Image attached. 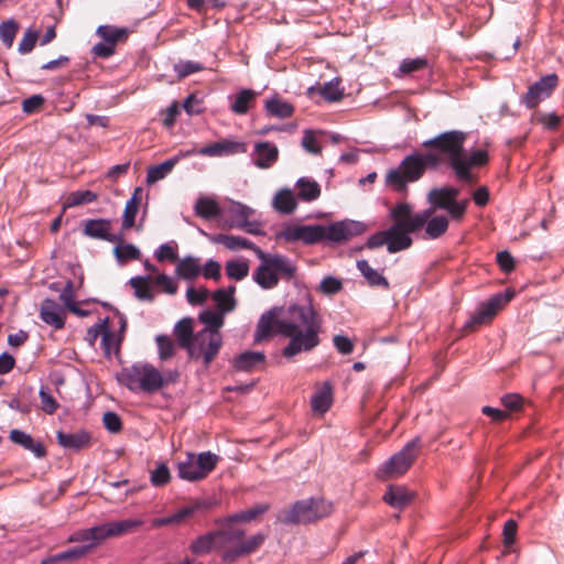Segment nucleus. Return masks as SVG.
<instances>
[{
    "mask_svg": "<svg viewBox=\"0 0 564 564\" xmlns=\"http://www.w3.org/2000/svg\"><path fill=\"white\" fill-rule=\"evenodd\" d=\"M323 318L311 303L292 304L288 307H273L262 314L254 333V341L260 343L273 334L290 339L282 355L292 359L302 352H310L321 345Z\"/></svg>",
    "mask_w": 564,
    "mask_h": 564,
    "instance_id": "nucleus-1",
    "label": "nucleus"
},
{
    "mask_svg": "<svg viewBox=\"0 0 564 564\" xmlns=\"http://www.w3.org/2000/svg\"><path fill=\"white\" fill-rule=\"evenodd\" d=\"M365 231L366 225L364 223L345 219L328 226L289 224L276 234V238L289 243L316 245L325 239L338 243L359 236Z\"/></svg>",
    "mask_w": 564,
    "mask_h": 564,
    "instance_id": "nucleus-2",
    "label": "nucleus"
},
{
    "mask_svg": "<svg viewBox=\"0 0 564 564\" xmlns=\"http://www.w3.org/2000/svg\"><path fill=\"white\" fill-rule=\"evenodd\" d=\"M431 215H433V209L413 213L411 204L406 202L398 203L390 210V218L393 220V225L386 229L388 252L397 253L409 249L413 243L410 235L421 230Z\"/></svg>",
    "mask_w": 564,
    "mask_h": 564,
    "instance_id": "nucleus-3",
    "label": "nucleus"
},
{
    "mask_svg": "<svg viewBox=\"0 0 564 564\" xmlns=\"http://www.w3.org/2000/svg\"><path fill=\"white\" fill-rule=\"evenodd\" d=\"M441 165V158L434 153L414 152L406 155L398 167L386 174V183L398 193H406L408 184L419 181L426 169Z\"/></svg>",
    "mask_w": 564,
    "mask_h": 564,
    "instance_id": "nucleus-4",
    "label": "nucleus"
},
{
    "mask_svg": "<svg viewBox=\"0 0 564 564\" xmlns=\"http://www.w3.org/2000/svg\"><path fill=\"white\" fill-rule=\"evenodd\" d=\"M221 529L215 531L217 535L218 546L226 547L223 560L226 562H235L236 560L247 556L256 552L265 541L267 534L257 533L247 540H243L245 531L239 528L231 527V523H217Z\"/></svg>",
    "mask_w": 564,
    "mask_h": 564,
    "instance_id": "nucleus-5",
    "label": "nucleus"
},
{
    "mask_svg": "<svg viewBox=\"0 0 564 564\" xmlns=\"http://www.w3.org/2000/svg\"><path fill=\"white\" fill-rule=\"evenodd\" d=\"M467 134L459 130H451L425 140L422 145L424 148L434 149V154L441 158V163L445 159L448 166L454 171L456 176L465 175V169L460 161L464 152V143Z\"/></svg>",
    "mask_w": 564,
    "mask_h": 564,
    "instance_id": "nucleus-6",
    "label": "nucleus"
},
{
    "mask_svg": "<svg viewBox=\"0 0 564 564\" xmlns=\"http://www.w3.org/2000/svg\"><path fill=\"white\" fill-rule=\"evenodd\" d=\"M117 380L132 392L152 394L163 388V373L150 364L137 362L124 367L117 375Z\"/></svg>",
    "mask_w": 564,
    "mask_h": 564,
    "instance_id": "nucleus-7",
    "label": "nucleus"
},
{
    "mask_svg": "<svg viewBox=\"0 0 564 564\" xmlns=\"http://www.w3.org/2000/svg\"><path fill=\"white\" fill-rule=\"evenodd\" d=\"M259 267L253 272V280L264 290L273 289L279 283V273L288 279L294 276L296 267L282 254H269L258 250Z\"/></svg>",
    "mask_w": 564,
    "mask_h": 564,
    "instance_id": "nucleus-8",
    "label": "nucleus"
},
{
    "mask_svg": "<svg viewBox=\"0 0 564 564\" xmlns=\"http://www.w3.org/2000/svg\"><path fill=\"white\" fill-rule=\"evenodd\" d=\"M333 512V503L323 498H307L296 501L283 511L281 521L285 524H307L321 520Z\"/></svg>",
    "mask_w": 564,
    "mask_h": 564,
    "instance_id": "nucleus-9",
    "label": "nucleus"
},
{
    "mask_svg": "<svg viewBox=\"0 0 564 564\" xmlns=\"http://www.w3.org/2000/svg\"><path fill=\"white\" fill-rule=\"evenodd\" d=\"M220 457L212 452L198 455L187 453L185 460L177 463V475L187 481H198L206 478L217 466Z\"/></svg>",
    "mask_w": 564,
    "mask_h": 564,
    "instance_id": "nucleus-10",
    "label": "nucleus"
},
{
    "mask_svg": "<svg viewBox=\"0 0 564 564\" xmlns=\"http://www.w3.org/2000/svg\"><path fill=\"white\" fill-rule=\"evenodd\" d=\"M421 440L415 437L408 442L405 446L393 456H391L377 471V477L381 480L395 478L403 475L414 463L417 456V448Z\"/></svg>",
    "mask_w": 564,
    "mask_h": 564,
    "instance_id": "nucleus-11",
    "label": "nucleus"
},
{
    "mask_svg": "<svg viewBox=\"0 0 564 564\" xmlns=\"http://www.w3.org/2000/svg\"><path fill=\"white\" fill-rule=\"evenodd\" d=\"M223 346V337L219 332L202 329L195 334L191 347L187 348L188 356L193 359L203 358L204 365L209 366L216 358Z\"/></svg>",
    "mask_w": 564,
    "mask_h": 564,
    "instance_id": "nucleus-12",
    "label": "nucleus"
},
{
    "mask_svg": "<svg viewBox=\"0 0 564 564\" xmlns=\"http://www.w3.org/2000/svg\"><path fill=\"white\" fill-rule=\"evenodd\" d=\"M512 291H505L492 295L487 302L481 303L476 312L466 322L465 328L474 330L476 327L489 323L496 314L513 297Z\"/></svg>",
    "mask_w": 564,
    "mask_h": 564,
    "instance_id": "nucleus-13",
    "label": "nucleus"
},
{
    "mask_svg": "<svg viewBox=\"0 0 564 564\" xmlns=\"http://www.w3.org/2000/svg\"><path fill=\"white\" fill-rule=\"evenodd\" d=\"M557 75L549 74L541 77L538 82L532 84L527 94L521 98V101L529 108H535L540 101L551 96L552 91L557 86Z\"/></svg>",
    "mask_w": 564,
    "mask_h": 564,
    "instance_id": "nucleus-14",
    "label": "nucleus"
},
{
    "mask_svg": "<svg viewBox=\"0 0 564 564\" xmlns=\"http://www.w3.org/2000/svg\"><path fill=\"white\" fill-rule=\"evenodd\" d=\"M112 220L108 218L87 219L84 223L83 234L91 239L107 242H122L123 234L111 232Z\"/></svg>",
    "mask_w": 564,
    "mask_h": 564,
    "instance_id": "nucleus-15",
    "label": "nucleus"
},
{
    "mask_svg": "<svg viewBox=\"0 0 564 564\" xmlns=\"http://www.w3.org/2000/svg\"><path fill=\"white\" fill-rule=\"evenodd\" d=\"M108 538H111L110 528L108 522L95 525L93 528L79 530L73 533L69 538L70 542H89L87 545L80 547H88L87 553L95 546L102 543Z\"/></svg>",
    "mask_w": 564,
    "mask_h": 564,
    "instance_id": "nucleus-16",
    "label": "nucleus"
},
{
    "mask_svg": "<svg viewBox=\"0 0 564 564\" xmlns=\"http://www.w3.org/2000/svg\"><path fill=\"white\" fill-rule=\"evenodd\" d=\"M247 144L245 142L221 140L196 150V154L204 156H224L237 153H245Z\"/></svg>",
    "mask_w": 564,
    "mask_h": 564,
    "instance_id": "nucleus-17",
    "label": "nucleus"
},
{
    "mask_svg": "<svg viewBox=\"0 0 564 564\" xmlns=\"http://www.w3.org/2000/svg\"><path fill=\"white\" fill-rule=\"evenodd\" d=\"M194 154H196V149H191L186 151L181 150L176 155L165 160L164 162L149 166L147 171V183L153 184L160 180H163L169 173L172 172V170L181 159Z\"/></svg>",
    "mask_w": 564,
    "mask_h": 564,
    "instance_id": "nucleus-18",
    "label": "nucleus"
},
{
    "mask_svg": "<svg viewBox=\"0 0 564 564\" xmlns=\"http://www.w3.org/2000/svg\"><path fill=\"white\" fill-rule=\"evenodd\" d=\"M198 231L200 235L207 237L210 242L220 243L231 251H237L239 249H249L252 250L256 256H258V250H261L252 241L240 236H232L226 234L209 235L200 228L198 229Z\"/></svg>",
    "mask_w": 564,
    "mask_h": 564,
    "instance_id": "nucleus-19",
    "label": "nucleus"
},
{
    "mask_svg": "<svg viewBox=\"0 0 564 564\" xmlns=\"http://www.w3.org/2000/svg\"><path fill=\"white\" fill-rule=\"evenodd\" d=\"M40 317L45 324L54 327L55 329H61L65 325L66 313L64 308L56 303V301L45 299L41 303Z\"/></svg>",
    "mask_w": 564,
    "mask_h": 564,
    "instance_id": "nucleus-20",
    "label": "nucleus"
},
{
    "mask_svg": "<svg viewBox=\"0 0 564 564\" xmlns=\"http://www.w3.org/2000/svg\"><path fill=\"white\" fill-rule=\"evenodd\" d=\"M56 438L62 447L75 452L88 447L91 440L90 434L84 430H79L74 433H65L63 431H58Z\"/></svg>",
    "mask_w": 564,
    "mask_h": 564,
    "instance_id": "nucleus-21",
    "label": "nucleus"
},
{
    "mask_svg": "<svg viewBox=\"0 0 564 564\" xmlns=\"http://www.w3.org/2000/svg\"><path fill=\"white\" fill-rule=\"evenodd\" d=\"M254 165L259 169H269L278 161L279 150L271 142H257L254 144Z\"/></svg>",
    "mask_w": 564,
    "mask_h": 564,
    "instance_id": "nucleus-22",
    "label": "nucleus"
},
{
    "mask_svg": "<svg viewBox=\"0 0 564 564\" xmlns=\"http://www.w3.org/2000/svg\"><path fill=\"white\" fill-rule=\"evenodd\" d=\"M215 506V502L212 500H193L187 506L181 508L177 512H175L170 517L171 524H180L187 518L193 517L196 513H203L208 511Z\"/></svg>",
    "mask_w": 564,
    "mask_h": 564,
    "instance_id": "nucleus-23",
    "label": "nucleus"
},
{
    "mask_svg": "<svg viewBox=\"0 0 564 564\" xmlns=\"http://www.w3.org/2000/svg\"><path fill=\"white\" fill-rule=\"evenodd\" d=\"M458 195V188L453 186H444L430 191L427 194V200L434 207L432 208L434 212L436 208L445 209L446 207H449L448 205L456 200Z\"/></svg>",
    "mask_w": 564,
    "mask_h": 564,
    "instance_id": "nucleus-24",
    "label": "nucleus"
},
{
    "mask_svg": "<svg viewBox=\"0 0 564 564\" xmlns=\"http://www.w3.org/2000/svg\"><path fill=\"white\" fill-rule=\"evenodd\" d=\"M414 498V495L402 486H389L383 495V501L390 507L403 510L408 507Z\"/></svg>",
    "mask_w": 564,
    "mask_h": 564,
    "instance_id": "nucleus-25",
    "label": "nucleus"
},
{
    "mask_svg": "<svg viewBox=\"0 0 564 564\" xmlns=\"http://www.w3.org/2000/svg\"><path fill=\"white\" fill-rule=\"evenodd\" d=\"M460 161L465 169V175L456 176L459 181L471 183L473 174L470 172L471 166H482L488 162V153L485 150H476L470 155H467L465 151L462 154Z\"/></svg>",
    "mask_w": 564,
    "mask_h": 564,
    "instance_id": "nucleus-26",
    "label": "nucleus"
},
{
    "mask_svg": "<svg viewBox=\"0 0 564 564\" xmlns=\"http://www.w3.org/2000/svg\"><path fill=\"white\" fill-rule=\"evenodd\" d=\"M297 196L289 188L280 189L273 197V208L283 215L292 214L297 207Z\"/></svg>",
    "mask_w": 564,
    "mask_h": 564,
    "instance_id": "nucleus-27",
    "label": "nucleus"
},
{
    "mask_svg": "<svg viewBox=\"0 0 564 564\" xmlns=\"http://www.w3.org/2000/svg\"><path fill=\"white\" fill-rule=\"evenodd\" d=\"M265 355L261 351H245L235 358L234 367L237 371H252L258 366L263 365Z\"/></svg>",
    "mask_w": 564,
    "mask_h": 564,
    "instance_id": "nucleus-28",
    "label": "nucleus"
},
{
    "mask_svg": "<svg viewBox=\"0 0 564 564\" xmlns=\"http://www.w3.org/2000/svg\"><path fill=\"white\" fill-rule=\"evenodd\" d=\"M257 97V93L249 88L239 90L232 98L230 110L236 115H246L251 108Z\"/></svg>",
    "mask_w": 564,
    "mask_h": 564,
    "instance_id": "nucleus-29",
    "label": "nucleus"
},
{
    "mask_svg": "<svg viewBox=\"0 0 564 564\" xmlns=\"http://www.w3.org/2000/svg\"><path fill=\"white\" fill-rule=\"evenodd\" d=\"M200 272L202 268L199 264V259L192 256H187L180 260L175 268V273L177 276L187 281L194 280L199 275Z\"/></svg>",
    "mask_w": 564,
    "mask_h": 564,
    "instance_id": "nucleus-30",
    "label": "nucleus"
},
{
    "mask_svg": "<svg viewBox=\"0 0 564 564\" xmlns=\"http://www.w3.org/2000/svg\"><path fill=\"white\" fill-rule=\"evenodd\" d=\"M296 188L297 198L304 202H313L321 196L319 184L316 181L311 180L308 177L299 178L296 182Z\"/></svg>",
    "mask_w": 564,
    "mask_h": 564,
    "instance_id": "nucleus-31",
    "label": "nucleus"
},
{
    "mask_svg": "<svg viewBox=\"0 0 564 564\" xmlns=\"http://www.w3.org/2000/svg\"><path fill=\"white\" fill-rule=\"evenodd\" d=\"M174 334L180 347L187 350L194 340L193 319L189 317L182 318L174 326Z\"/></svg>",
    "mask_w": 564,
    "mask_h": 564,
    "instance_id": "nucleus-32",
    "label": "nucleus"
},
{
    "mask_svg": "<svg viewBox=\"0 0 564 564\" xmlns=\"http://www.w3.org/2000/svg\"><path fill=\"white\" fill-rule=\"evenodd\" d=\"M357 268L370 286H379L389 290V281L381 273L371 268L367 260H358Z\"/></svg>",
    "mask_w": 564,
    "mask_h": 564,
    "instance_id": "nucleus-33",
    "label": "nucleus"
},
{
    "mask_svg": "<svg viewBox=\"0 0 564 564\" xmlns=\"http://www.w3.org/2000/svg\"><path fill=\"white\" fill-rule=\"evenodd\" d=\"M449 226V221L447 217L440 215V216H430V218L426 220L424 228V235L423 239H437L441 236H443Z\"/></svg>",
    "mask_w": 564,
    "mask_h": 564,
    "instance_id": "nucleus-34",
    "label": "nucleus"
},
{
    "mask_svg": "<svg viewBox=\"0 0 564 564\" xmlns=\"http://www.w3.org/2000/svg\"><path fill=\"white\" fill-rule=\"evenodd\" d=\"M195 214L204 219H214L221 215L219 204L210 197H199L194 206Z\"/></svg>",
    "mask_w": 564,
    "mask_h": 564,
    "instance_id": "nucleus-35",
    "label": "nucleus"
},
{
    "mask_svg": "<svg viewBox=\"0 0 564 564\" xmlns=\"http://www.w3.org/2000/svg\"><path fill=\"white\" fill-rule=\"evenodd\" d=\"M332 386L329 382H324L321 390L313 394L311 399L312 410L316 413H326L332 405Z\"/></svg>",
    "mask_w": 564,
    "mask_h": 564,
    "instance_id": "nucleus-36",
    "label": "nucleus"
},
{
    "mask_svg": "<svg viewBox=\"0 0 564 564\" xmlns=\"http://www.w3.org/2000/svg\"><path fill=\"white\" fill-rule=\"evenodd\" d=\"M264 109L269 116L280 119L289 118L294 112V107L279 97L268 99L264 102Z\"/></svg>",
    "mask_w": 564,
    "mask_h": 564,
    "instance_id": "nucleus-37",
    "label": "nucleus"
},
{
    "mask_svg": "<svg viewBox=\"0 0 564 564\" xmlns=\"http://www.w3.org/2000/svg\"><path fill=\"white\" fill-rule=\"evenodd\" d=\"M268 510L267 505H258L248 510H243L231 514L229 517L217 519L216 523H234V522H250L257 519L259 516L263 514Z\"/></svg>",
    "mask_w": 564,
    "mask_h": 564,
    "instance_id": "nucleus-38",
    "label": "nucleus"
},
{
    "mask_svg": "<svg viewBox=\"0 0 564 564\" xmlns=\"http://www.w3.org/2000/svg\"><path fill=\"white\" fill-rule=\"evenodd\" d=\"M227 213L229 216L227 220V227L236 228L237 224L245 223L247 219L250 218V216L253 214V209L239 202H232Z\"/></svg>",
    "mask_w": 564,
    "mask_h": 564,
    "instance_id": "nucleus-39",
    "label": "nucleus"
},
{
    "mask_svg": "<svg viewBox=\"0 0 564 564\" xmlns=\"http://www.w3.org/2000/svg\"><path fill=\"white\" fill-rule=\"evenodd\" d=\"M88 547H70L63 552L48 555L41 560V564H59L63 562H73L87 554Z\"/></svg>",
    "mask_w": 564,
    "mask_h": 564,
    "instance_id": "nucleus-40",
    "label": "nucleus"
},
{
    "mask_svg": "<svg viewBox=\"0 0 564 564\" xmlns=\"http://www.w3.org/2000/svg\"><path fill=\"white\" fill-rule=\"evenodd\" d=\"M235 285H229L227 289H218L213 294V300L217 304L220 312L228 313L235 308L236 302L234 293Z\"/></svg>",
    "mask_w": 564,
    "mask_h": 564,
    "instance_id": "nucleus-41",
    "label": "nucleus"
},
{
    "mask_svg": "<svg viewBox=\"0 0 564 564\" xmlns=\"http://www.w3.org/2000/svg\"><path fill=\"white\" fill-rule=\"evenodd\" d=\"M216 544H218L217 535L212 531L196 538L191 543L189 550L193 554L203 555L209 553Z\"/></svg>",
    "mask_w": 564,
    "mask_h": 564,
    "instance_id": "nucleus-42",
    "label": "nucleus"
},
{
    "mask_svg": "<svg viewBox=\"0 0 564 564\" xmlns=\"http://www.w3.org/2000/svg\"><path fill=\"white\" fill-rule=\"evenodd\" d=\"M150 276H133L129 280V284L134 290V296L141 301H153L154 294L150 286Z\"/></svg>",
    "mask_w": 564,
    "mask_h": 564,
    "instance_id": "nucleus-43",
    "label": "nucleus"
},
{
    "mask_svg": "<svg viewBox=\"0 0 564 564\" xmlns=\"http://www.w3.org/2000/svg\"><path fill=\"white\" fill-rule=\"evenodd\" d=\"M113 248V256L119 264H124L128 261L139 260L141 251L132 243L116 242Z\"/></svg>",
    "mask_w": 564,
    "mask_h": 564,
    "instance_id": "nucleus-44",
    "label": "nucleus"
},
{
    "mask_svg": "<svg viewBox=\"0 0 564 564\" xmlns=\"http://www.w3.org/2000/svg\"><path fill=\"white\" fill-rule=\"evenodd\" d=\"M225 269L227 276L235 281H241L249 273V264L246 260L227 261Z\"/></svg>",
    "mask_w": 564,
    "mask_h": 564,
    "instance_id": "nucleus-45",
    "label": "nucleus"
},
{
    "mask_svg": "<svg viewBox=\"0 0 564 564\" xmlns=\"http://www.w3.org/2000/svg\"><path fill=\"white\" fill-rule=\"evenodd\" d=\"M108 524L110 528L111 538H113L133 531L134 529L141 527L143 521L139 519H126L121 521L108 522Z\"/></svg>",
    "mask_w": 564,
    "mask_h": 564,
    "instance_id": "nucleus-46",
    "label": "nucleus"
},
{
    "mask_svg": "<svg viewBox=\"0 0 564 564\" xmlns=\"http://www.w3.org/2000/svg\"><path fill=\"white\" fill-rule=\"evenodd\" d=\"M97 34L104 40L105 43L116 45L127 35V30L123 28L100 25L97 29Z\"/></svg>",
    "mask_w": 564,
    "mask_h": 564,
    "instance_id": "nucleus-47",
    "label": "nucleus"
},
{
    "mask_svg": "<svg viewBox=\"0 0 564 564\" xmlns=\"http://www.w3.org/2000/svg\"><path fill=\"white\" fill-rule=\"evenodd\" d=\"M198 318L205 324L204 329L219 332V328L224 325V313L220 311L206 310L199 314Z\"/></svg>",
    "mask_w": 564,
    "mask_h": 564,
    "instance_id": "nucleus-48",
    "label": "nucleus"
},
{
    "mask_svg": "<svg viewBox=\"0 0 564 564\" xmlns=\"http://www.w3.org/2000/svg\"><path fill=\"white\" fill-rule=\"evenodd\" d=\"M96 199H97V194L89 189L77 191V192H73L68 195V197L64 204V207L70 208V207L93 203Z\"/></svg>",
    "mask_w": 564,
    "mask_h": 564,
    "instance_id": "nucleus-49",
    "label": "nucleus"
},
{
    "mask_svg": "<svg viewBox=\"0 0 564 564\" xmlns=\"http://www.w3.org/2000/svg\"><path fill=\"white\" fill-rule=\"evenodd\" d=\"M18 31L19 24L12 19L0 23V40L6 47L10 48L13 45Z\"/></svg>",
    "mask_w": 564,
    "mask_h": 564,
    "instance_id": "nucleus-50",
    "label": "nucleus"
},
{
    "mask_svg": "<svg viewBox=\"0 0 564 564\" xmlns=\"http://www.w3.org/2000/svg\"><path fill=\"white\" fill-rule=\"evenodd\" d=\"M319 94L325 100L329 102L339 101L344 96V90L340 88V83L337 79L326 83L321 89Z\"/></svg>",
    "mask_w": 564,
    "mask_h": 564,
    "instance_id": "nucleus-51",
    "label": "nucleus"
},
{
    "mask_svg": "<svg viewBox=\"0 0 564 564\" xmlns=\"http://www.w3.org/2000/svg\"><path fill=\"white\" fill-rule=\"evenodd\" d=\"M429 62L425 57L405 58L401 62L399 70L402 74H411L426 68Z\"/></svg>",
    "mask_w": 564,
    "mask_h": 564,
    "instance_id": "nucleus-52",
    "label": "nucleus"
},
{
    "mask_svg": "<svg viewBox=\"0 0 564 564\" xmlns=\"http://www.w3.org/2000/svg\"><path fill=\"white\" fill-rule=\"evenodd\" d=\"M203 69L204 66L200 63L193 61H181L174 65V70L178 78H185L188 75L200 72Z\"/></svg>",
    "mask_w": 564,
    "mask_h": 564,
    "instance_id": "nucleus-53",
    "label": "nucleus"
},
{
    "mask_svg": "<svg viewBox=\"0 0 564 564\" xmlns=\"http://www.w3.org/2000/svg\"><path fill=\"white\" fill-rule=\"evenodd\" d=\"M155 341L159 349V357L161 360L171 358L174 354V343L166 335H158Z\"/></svg>",
    "mask_w": 564,
    "mask_h": 564,
    "instance_id": "nucleus-54",
    "label": "nucleus"
},
{
    "mask_svg": "<svg viewBox=\"0 0 564 564\" xmlns=\"http://www.w3.org/2000/svg\"><path fill=\"white\" fill-rule=\"evenodd\" d=\"M39 39V31L33 29H28L24 32L22 40L19 43L18 51L20 54L31 53L36 44Z\"/></svg>",
    "mask_w": 564,
    "mask_h": 564,
    "instance_id": "nucleus-55",
    "label": "nucleus"
},
{
    "mask_svg": "<svg viewBox=\"0 0 564 564\" xmlns=\"http://www.w3.org/2000/svg\"><path fill=\"white\" fill-rule=\"evenodd\" d=\"M139 204L134 199H128L122 216V229L127 230L133 227Z\"/></svg>",
    "mask_w": 564,
    "mask_h": 564,
    "instance_id": "nucleus-56",
    "label": "nucleus"
},
{
    "mask_svg": "<svg viewBox=\"0 0 564 564\" xmlns=\"http://www.w3.org/2000/svg\"><path fill=\"white\" fill-rule=\"evenodd\" d=\"M171 479V474L166 464L162 463L151 473V484L154 487H162Z\"/></svg>",
    "mask_w": 564,
    "mask_h": 564,
    "instance_id": "nucleus-57",
    "label": "nucleus"
},
{
    "mask_svg": "<svg viewBox=\"0 0 564 564\" xmlns=\"http://www.w3.org/2000/svg\"><path fill=\"white\" fill-rule=\"evenodd\" d=\"M101 349L106 357H110L111 352L119 351V341L116 339L115 334L111 330H105L101 337Z\"/></svg>",
    "mask_w": 564,
    "mask_h": 564,
    "instance_id": "nucleus-58",
    "label": "nucleus"
},
{
    "mask_svg": "<svg viewBox=\"0 0 564 564\" xmlns=\"http://www.w3.org/2000/svg\"><path fill=\"white\" fill-rule=\"evenodd\" d=\"M42 410L47 414H53L58 409V402L55 400V398L48 392V390L44 387L40 389L39 392Z\"/></svg>",
    "mask_w": 564,
    "mask_h": 564,
    "instance_id": "nucleus-59",
    "label": "nucleus"
},
{
    "mask_svg": "<svg viewBox=\"0 0 564 564\" xmlns=\"http://www.w3.org/2000/svg\"><path fill=\"white\" fill-rule=\"evenodd\" d=\"M343 289V283L339 279L328 275L325 276L319 284V290L326 295L338 293Z\"/></svg>",
    "mask_w": 564,
    "mask_h": 564,
    "instance_id": "nucleus-60",
    "label": "nucleus"
},
{
    "mask_svg": "<svg viewBox=\"0 0 564 564\" xmlns=\"http://www.w3.org/2000/svg\"><path fill=\"white\" fill-rule=\"evenodd\" d=\"M469 199H463V200H454L452 204H449V207H446L445 210L448 213V215L452 217V219L460 221L466 213V209L468 207Z\"/></svg>",
    "mask_w": 564,
    "mask_h": 564,
    "instance_id": "nucleus-61",
    "label": "nucleus"
},
{
    "mask_svg": "<svg viewBox=\"0 0 564 564\" xmlns=\"http://www.w3.org/2000/svg\"><path fill=\"white\" fill-rule=\"evenodd\" d=\"M208 296H209V291L205 288H202L198 290H196L194 288H188L186 291V299H187L188 303H191L192 305L204 304Z\"/></svg>",
    "mask_w": 564,
    "mask_h": 564,
    "instance_id": "nucleus-62",
    "label": "nucleus"
},
{
    "mask_svg": "<svg viewBox=\"0 0 564 564\" xmlns=\"http://www.w3.org/2000/svg\"><path fill=\"white\" fill-rule=\"evenodd\" d=\"M302 147L312 154H319L322 149L313 131L305 130L302 138Z\"/></svg>",
    "mask_w": 564,
    "mask_h": 564,
    "instance_id": "nucleus-63",
    "label": "nucleus"
},
{
    "mask_svg": "<svg viewBox=\"0 0 564 564\" xmlns=\"http://www.w3.org/2000/svg\"><path fill=\"white\" fill-rule=\"evenodd\" d=\"M496 260H497L499 268L505 273H510L511 271L514 270V267H516L514 258L512 257V254L509 251H507V250L499 251L496 256Z\"/></svg>",
    "mask_w": 564,
    "mask_h": 564,
    "instance_id": "nucleus-64",
    "label": "nucleus"
}]
</instances>
